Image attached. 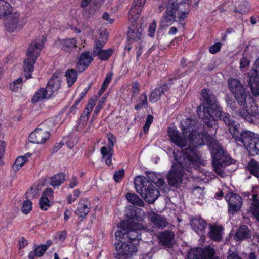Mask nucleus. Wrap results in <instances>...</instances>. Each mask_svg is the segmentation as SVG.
Masks as SVG:
<instances>
[{"instance_id":"nucleus-33","label":"nucleus","mask_w":259,"mask_h":259,"mask_svg":"<svg viewBox=\"0 0 259 259\" xmlns=\"http://www.w3.org/2000/svg\"><path fill=\"white\" fill-rule=\"evenodd\" d=\"M51 96V94L48 92L46 88L45 89L42 88L35 93L32 99V102L36 103L44 99L50 98Z\"/></svg>"},{"instance_id":"nucleus-49","label":"nucleus","mask_w":259,"mask_h":259,"mask_svg":"<svg viewBox=\"0 0 259 259\" xmlns=\"http://www.w3.org/2000/svg\"><path fill=\"white\" fill-rule=\"evenodd\" d=\"M127 218L132 220H140L141 219V209H133L130 210L126 214Z\"/></svg>"},{"instance_id":"nucleus-42","label":"nucleus","mask_w":259,"mask_h":259,"mask_svg":"<svg viewBox=\"0 0 259 259\" xmlns=\"http://www.w3.org/2000/svg\"><path fill=\"white\" fill-rule=\"evenodd\" d=\"M68 86H71L77 80V74L74 69L68 70L65 73Z\"/></svg>"},{"instance_id":"nucleus-37","label":"nucleus","mask_w":259,"mask_h":259,"mask_svg":"<svg viewBox=\"0 0 259 259\" xmlns=\"http://www.w3.org/2000/svg\"><path fill=\"white\" fill-rule=\"evenodd\" d=\"M252 156L259 154V138H256L246 148Z\"/></svg>"},{"instance_id":"nucleus-15","label":"nucleus","mask_w":259,"mask_h":259,"mask_svg":"<svg viewBox=\"0 0 259 259\" xmlns=\"http://www.w3.org/2000/svg\"><path fill=\"white\" fill-rule=\"evenodd\" d=\"M43 43V41L38 42L34 40L27 49L26 55L27 58L32 59L33 63H35L36 59L39 56L44 47Z\"/></svg>"},{"instance_id":"nucleus-9","label":"nucleus","mask_w":259,"mask_h":259,"mask_svg":"<svg viewBox=\"0 0 259 259\" xmlns=\"http://www.w3.org/2000/svg\"><path fill=\"white\" fill-rule=\"evenodd\" d=\"M115 245L117 252L116 257L118 259H127L132 255L133 253L137 251V248L135 246L128 244L121 240L115 243Z\"/></svg>"},{"instance_id":"nucleus-64","label":"nucleus","mask_w":259,"mask_h":259,"mask_svg":"<svg viewBox=\"0 0 259 259\" xmlns=\"http://www.w3.org/2000/svg\"><path fill=\"white\" fill-rule=\"evenodd\" d=\"M156 24L155 21L152 23L150 24L148 27V34L149 36L153 37L156 30Z\"/></svg>"},{"instance_id":"nucleus-10","label":"nucleus","mask_w":259,"mask_h":259,"mask_svg":"<svg viewBox=\"0 0 259 259\" xmlns=\"http://www.w3.org/2000/svg\"><path fill=\"white\" fill-rule=\"evenodd\" d=\"M137 20L130 21L131 22L128 27L127 38L128 41L138 42L141 40L142 29L141 24L137 22Z\"/></svg>"},{"instance_id":"nucleus-30","label":"nucleus","mask_w":259,"mask_h":259,"mask_svg":"<svg viewBox=\"0 0 259 259\" xmlns=\"http://www.w3.org/2000/svg\"><path fill=\"white\" fill-rule=\"evenodd\" d=\"M90 204L89 202L83 200H81L78 204L75 213L79 215L80 218H84L90 211Z\"/></svg>"},{"instance_id":"nucleus-32","label":"nucleus","mask_w":259,"mask_h":259,"mask_svg":"<svg viewBox=\"0 0 259 259\" xmlns=\"http://www.w3.org/2000/svg\"><path fill=\"white\" fill-rule=\"evenodd\" d=\"M126 238H128L132 244H136L142 239V234L140 233V229H131L126 232Z\"/></svg>"},{"instance_id":"nucleus-46","label":"nucleus","mask_w":259,"mask_h":259,"mask_svg":"<svg viewBox=\"0 0 259 259\" xmlns=\"http://www.w3.org/2000/svg\"><path fill=\"white\" fill-rule=\"evenodd\" d=\"M222 119L224 122V123L228 127H229V130L230 128L236 126V125H234V121L233 120V118L230 116L228 113L224 112L222 116Z\"/></svg>"},{"instance_id":"nucleus-6","label":"nucleus","mask_w":259,"mask_h":259,"mask_svg":"<svg viewBox=\"0 0 259 259\" xmlns=\"http://www.w3.org/2000/svg\"><path fill=\"white\" fill-rule=\"evenodd\" d=\"M229 88L233 94L238 104L245 107L246 104L247 93L244 87L236 79L230 78L228 80Z\"/></svg>"},{"instance_id":"nucleus-61","label":"nucleus","mask_w":259,"mask_h":259,"mask_svg":"<svg viewBox=\"0 0 259 259\" xmlns=\"http://www.w3.org/2000/svg\"><path fill=\"white\" fill-rule=\"evenodd\" d=\"M105 42L101 40H97L96 42L93 54H95L97 51H100L102 50V48L104 47Z\"/></svg>"},{"instance_id":"nucleus-28","label":"nucleus","mask_w":259,"mask_h":259,"mask_svg":"<svg viewBox=\"0 0 259 259\" xmlns=\"http://www.w3.org/2000/svg\"><path fill=\"white\" fill-rule=\"evenodd\" d=\"M209 236L213 240L219 241L222 239L223 228L221 226L209 225Z\"/></svg>"},{"instance_id":"nucleus-27","label":"nucleus","mask_w":259,"mask_h":259,"mask_svg":"<svg viewBox=\"0 0 259 259\" xmlns=\"http://www.w3.org/2000/svg\"><path fill=\"white\" fill-rule=\"evenodd\" d=\"M201 95L203 97V100L207 105L206 107L210 106L214 107V105L217 104L215 96L210 89H203L201 91Z\"/></svg>"},{"instance_id":"nucleus-51","label":"nucleus","mask_w":259,"mask_h":259,"mask_svg":"<svg viewBox=\"0 0 259 259\" xmlns=\"http://www.w3.org/2000/svg\"><path fill=\"white\" fill-rule=\"evenodd\" d=\"M249 10L248 3L247 2L243 1L240 3L238 8L235 9V12L243 14L247 12Z\"/></svg>"},{"instance_id":"nucleus-17","label":"nucleus","mask_w":259,"mask_h":259,"mask_svg":"<svg viewBox=\"0 0 259 259\" xmlns=\"http://www.w3.org/2000/svg\"><path fill=\"white\" fill-rule=\"evenodd\" d=\"M19 13L16 11L5 18L6 20L5 21L4 25L6 29L8 31L13 32L17 28L19 22Z\"/></svg>"},{"instance_id":"nucleus-53","label":"nucleus","mask_w":259,"mask_h":259,"mask_svg":"<svg viewBox=\"0 0 259 259\" xmlns=\"http://www.w3.org/2000/svg\"><path fill=\"white\" fill-rule=\"evenodd\" d=\"M252 198L253 202L250 209L251 213H253L255 211L259 210V200L257 198V195L255 194H253Z\"/></svg>"},{"instance_id":"nucleus-16","label":"nucleus","mask_w":259,"mask_h":259,"mask_svg":"<svg viewBox=\"0 0 259 259\" xmlns=\"http://www.w3.org/2000/svg\"><path fill=\"white\" fill-rule=\"evenodd\" d=\"M134 185L137 192L141 195H143V193L153 184L145 177L138 176L134 179Z\"/></svg>"},{"instance_id":"nucleus-20","label":"nucleus","mask_w":259,"mask_h":259,"mask_svg":"<svg viewBox=\"0 0 259 259\" xmlns=\"http://www.w3.org/2000/svg\"><path fill=\"white\" fill-rule=\"evenodd\" d=\"M160 244L167 248H171L174 244L175 234L169 231L165 230L162 232L159 237Z\"/></svg>"},{"instance_id":"nucleus-22","label":"nucleus","mask_w":259,"mask_h":259,"mask_svg":"<svg viewBox=\"0 0 259 259\" xmlns=\"http://www.w3.org/2000/svg\"><path fill=\"white\" fill-rule=\"evenodd\" d=\"M144 199L149 203H153L159 196V191L152 185L141 195Z\"/></svg>"},{"instance_id":"nucleus-58","label":"nucleus","mask_w":259,"mask_h":259,"mask_svg":"<svg viewBox=\"0 0 259 259\" xmlns=\"http://www.w3.org/2000/svg\"><path fill=\"white\" fill-rule=\"evenodd\" d=\"M41 197L52 200L53 197V190L50 188H46L42 192Z\"/></svg>"},{"instance_id":"nucleus-52","label":"nucleus","mask_w":259,"mask_h":259,"mask_svg":"<svg viewBox=\"0 0 259 259\" xmlns=\"http://www.w3.org/2000/svg\"><path fill=\"white\" fill-rule=\"evenodd\" d=\"M32 203L29 200L24 201L21 207L22 212L25 214H28L32 210Z\"/></svg>"},{"instance_id":"nucleus-59","label":"nucleus","mask_w":259,"mask_h":259,"mask_svg":"<svg viewBox=\"0 0 259 259\" xmlns=\"http://www.w3.org/2000/svg\"><path fill=\"white\" fill-rule=\"evenodd\" d=\"M222 44L220 42L215 43L209 48V52L211 54H215L218 52L221 48Z\"/></svg>"},{"instance_id":"nucleus-48","label":"nucleus","mask_w":259,"mask_h":259,"mask_svg":"<svg viewBox=\"0 0 259 259\" xmlns=\"http://www.w3.org/2000/svg\"><path fill=\"white\" fill-rule=\"evenodd\" d=\"M27 162V160H24L23 159L22 156L18 157L12 166L13 170L16 172L19 170L24 164Z\"/></svg>"},{"instance_id":"nucleus-45","label":"nucleus","mask_w":259,"mask_h":259,"mask_svg":"<svg viewBox=\"0 0 259 259\" xmlns=\"http://www.w3.org/2000/svg\"><path fill=\"white\" fill-rule=\"evenodd\" d=\"M112 50L109 49L107 50H102L100 51H97L94 54L95 56H98L101 60H106L112 55Z\"/></svg>"},{"instance_id":"nucleus-1","label":"nucleus","mask_w":259,"mask_h":259,"mask_svg":"<svg viewBox=\"0 0 259 259\" xmlns=\"http://www.w3.org/2000/svg\"><path fill=\"white\" fill-rule=\"evenodd\" d=\"M184 122L185 123V125L183 124V121L181 122L182 130L184 135H187L188 133H189L188 135L189 145L188 147L183 149L178 155L182 156L185 151L187 150L191 151L194 154V155H192L189 159H195L196 157L197 159H196L195 161H192V163L197 166L199 164L201 163L202 159L201 156L199 153H197L194 149L200 146L204 145L205 144L204 140L209 146V143L211 141L210 139L212 141L215 140L212 137V135H215V134L211 129H209L207 131H204L201 133L197 132L195 130V127L193 126L194 121L190 118L186 119ZM167 132L170 139L176 145L181 148L187 146L188 142L185 135H184L183 137H182L179 132L174 128H168Z\"/></svg>"},{"instance_id":"nucleus-47","label":"nucleus","mask_w":259,"mask_h":259,"mask_svg":"<svg viewBox=\"0 0 259 259\" xmlns=\"http://www.w3.org/2000/svg\"><path fill=\"white\" fill-rule=\"evenodd\" d=\"M112 78V74L108 73L107 74L106 77L101 86L100 90L98 91V96L100 97L103 94V93L107 89V87L109 84L111 82Z\"/></svg>"},{"instance_id":"nucleus-39","label":"nucleus","mask_w":259,"mask_h":259,"mask_svg":"<svg viewBox=\"0 0 259 259\" xmlns=\"http://www.w3.org/2000/svg\"><path fill=\"white\" fill-rule=\"evenodd\" d=\"M147 106V96L145 93H143L140 95L139 100H137V103L135 104L134 108L135 110H138Z\"/></svg>"},{"instance_id":"nucleus-4","label":"nucleus","mask_w":259,"mask_h":259,"mask_svg":"<svg viewBox=\"0 0 259 259\" xmlns=\"http://www.w3.org/2000/svg\"><path fill=\"white\" fill-rule=\"evenodd\" d=\"M209 147L211 149L213 169L216 173L222 175L223 174V168L232 164L233 159L224 151L216 140L209 142Z\"/></svg>"},{"instance_id":"nucleus-5","label":"nucleus","mask_w":259,"mask_h":259,"mask_svg":"<svg viewBox=\"0 0 259 259\" xmlns=\"http://www.w3.org/2000/svg\"><path fill=\"white\" fill-rule=\"evenodd\" d=\"M214 105V107L212 106L208 107H205L204 105L200 106L198 108L197 113L208 128L212 130L214 134H216L217 128L213 125L215 120L222 119V116L224 112L221 111L218 103Z\"/></svg>"},{"instance_id":"nucleus-36","label":"nucleus","mask_w":259,"mask_h":259,"mask_svg":"<svg viewBox=\"0 0 259 259\" xmlns=\"http://www.w3.org/2000/svg\"><path fill=\"white\" fill-rule=\"evenodd\" d=\"M126 198L127 201L131 204L139 206H144V201L136 194L127 193L126 194Z\"/></svg>"},{"instance_id":"nucleus-50","label":"nucleus","mask_w":259,"mask_h":259,"mask_svg":"<svg viewBox=\"0 0 259 259\" xmlns=\"http://www.w3.org/2000/svg\"><path fill=\"white\" fill-rule=\"evenodd\" d=\"M54 126V123L51 120H46L39 124L38 128L40 130H42L46 132L47 133H49L50 131L52 128H53Z\"/></svg>"},{"instance_id":"nucleus-21","label":"nucleus","mask_w":259,"mask_h":259,"mask_svg":"<svg viewBox=\"0 0 259 259\" xmlns=\"http://www.w3.org/2000/svg\"><path fill=\"white\" fill-rule=\"evenodd\" d=\"M93 60L92 54L90 52H85L82 53L78 61V70L79 71L82 72L89 66L90 64Z\"/></svg>"},{"instance_id":"nucleus-18","label":"nucleus","mask_w":259,"mask_h":259,"mask_svg":"<svg viewBox=\"0 0 259 259\" xmlns=\"http://www.w3.org/2000/svg\"><path fill=\"white\" fill-rule=\"evenodd\" d=\"M50 133L39 130L38 127L33 131L29 136L30 142L36 144H42L49 138Z\"/></svg>"},{"instance_id":"nucleus-3","label":"nucleus","mask_w":259,"mask_h":259,"mask_svg":"<svg viewBox=\"0 0 259 259\" xmlns=\"http://www.w3.org/2000/svg\"><path fill=\"white\" fill-rule=\"evenodd\" d=\"M190 11L189 5L178 0H167L166 11L163 13L161 22L163 26H168L174 22H181L187 17Z\"/></svg>"},{"instance_id":"nucleus-35","label":"nucleus","mask_w":259,"mask_h":259,"mask_svg":"<svg viewBox=\"0 0 259 259\" xmlns=\"http://www.w3.org/2000/svg\"><path fill=\"white\" fill-rule=\"evenodd\" d=\"M35 63L32 62V59L27 58L24 61V70L26 79L31 78L30 73L33 71V65Z\"/></svg>"},{"instance_id":"nucleus-55","label":"nucleus","mask_w":259,"mask_h":259,"mask_svg":"<svg viewBox=\"0 0 259 259\" xmlns=\"http://www.w3.org/2000/svg\"><path fill=\"white\" fill-rule=\"evenodd\" d=\"M130 89L132 92V98L136 97L139 93V84L134 82L130 85Z\"/></svg>"},{"instance_id":"nucleus-43","label":"nucleus","mask_w":259,"mask_h":259,"mask_svg":"<svg viewBox=\"0 0 259 259\" xmlns=\"http://www.w3.org/2000/svg\"><path fill=\"white\" fill-rule=\"evenodd\" d=\"M91 1V0H82L81 3V7L83 9L82 10V15L86 18H89L93 15L92 10H89L87 8Z\"/></svg>"},{"instance_id":"nucleus-26","label":"nucleus","mask_w":259,"mask_h":259,"mask_svg":"<svg viewBox=\"0 0 259 259\" xmlns=\"http://www.w3.org/2000/svg\"><path fill=\"white\" fill-rule=\"evenodd\" d=\"M249 77L248 84L252 94L254 96H259V77L255 72L254 75L248 73Z\"/></svg>"},{"instance_id":"nucleus-2","label":"nucleus","mask_w":259,"mask_h":259,"mask_svg":"<svg viewBox=\"0 0 259 259\" xmlns=\"http://www.w3.org/2000/svg\"><path fill=\"white\" fill-rule=\"evenodd\" d=\"M194 155V154L190 150H187L182 156L175 155L176 163L173 166L167 175V179L168 184L172 187H178L182 183V177L186 171L190 172L192 167L196 166L192 163L195 161V159H189Z\"/></svg>"},{"instance_id":"nucleus-62","label":"nucleus","mask_w":259,"mask_h":259,"mask_svg":"<svg viewBox=\"0 0 259 259\" xmlns=\"http://www.w3.org/2000/svg\"><path fill=\"white\" fill-rule=\"evenodd\" d=\"M147 180H149L150 182H151V184L155 183V182L156 181V179L158 178L157 175L152 172H147Z\"/></svg>"},{"instance_id":"nucleus-23","label":"nucleus","mask_w":259,"mask_h":259,"mask_svg":"<svg viewBox=\"0 0 259 259\" xmlns=\"http://www.w3.org/2000/svg\"><path fill=\"white\" fill-rule=\"evenodd\" d=\"M55 45L57 47L61 48L66 52H70L73 48L76 47V41L74 38H70L65 40H58L55 41Z\"/></svg>"},{"instance_id":"nucleus-14","label":"nucleus","mask_w":259,"mask_h":259,"mask_svg":"<svg viewBox=\"0 0 259 259\" xmlns=\"http://www.w3.org/2000/svg\"><path fill=\"white\" fill-rule=\"evenodd\" d=\"M148 219L158 229H162L166 227L168 223L166 219L153 211L147 212Z\"/></svg>"},{"instance_id":"nucleus-29","label":"nucleus","mask_w":259,"mask_h":259,"mask_svg":"<svg viewBox=\"0 0 259 259\" xmlns=\"http://www.w3.org/2000/svg\"><path fill=\"white\" fill-rule=\"evenodd\" d=\"M60 85V78L57 76H53L48 82L46 88L52 95L59 89Z\"/></svg>"},{"instance_id":"nucleus-34","label":"nucleus","mask_w":259,"mask_h":259,"mask_svg":"<svg viewBox=\"0 0 259 259\" xmlns=\"http://www.w3.org/2000/svg\"><path fill=\"white\" fill-rule=\"evenodd\" d=\"M95 103L93 101H90L87 105L85 109H84L82 114L81 115L79 122L80 123H82L84 124L85 122H87L89 117L92 112L93 107L95 106Z\"/></svg>"},{"instance_id":"nucleus-11","label":"nucleus","mask_w":259,"mask_h":259,"mask_svg":"<svg viewBox=\"0 0 259 259\" xmlns=\"http://www.w3.org/2000/svg\"><path fill=\"white\" fill-rule=\"evenodd\" d=\"M225 199L228 202L229 213L233 214L240 210L242 205V198L239 195L233 193H229L225 196Z\"/></svg>"},{"instance_id":"nucleus-19","label":"nucleus","mask_w":259,"mask_h":259,"mask_svg":"<svg viewBox=\"0 0 259 259\" xmlns=\"http://www.w3.org/2000/svg\"><path fill=\"white\" fill-rule=\"evenodd\" d=\"M190 224L193 229L198 234L203 235L207 226L206 222L200 217H192Z\"/></svg>"},{"instance_id":"nucleus-63","label":"nucleus","mask_w":259,"mask_h":259,"mask_svg":"<svg viewBox=\"0 0 259 259\" xmlns=\"http://www.w3.org/2000/svg\"><path fill=\"white\" fill-rule=\"evenodd\" d=\"M38 190L35 188L33 189L32 187H31L26 192V194L27 195L28 197H33L34 198L38 194Z\"/></svg>"},{"instance_id":"nucleus-8","label":"nucleus","mask_w":259,"mask_h":259,"mask_svg":"<svg viewBox=\"0 0 259 259\" xmlns=\"http://www.w3.org/2000/svg\"><path fill=\"white\" fill-rule=\"evenodd\" d=\"M230 133L233 138L237 141L242 143L245 148L249 146L252 140L256 138L253 132L248 130L239 131L236 126L230 128Z\"/></svg>"},{"instance_id":"nucleus-60","label":"nucleus","mask_w":259,"mask_h":259,"mask_svg":"<svg viewBox=\"0 0 259 259\" xmlns=\"http://www.w3.org/2000/svg\"><path fill=\"white\" fill-rule=\"evenodd\" d=\"M154 184L157 186L160 189H163L164 188V187L166 185L165 182L163 179L161 177H158L157 179H156V182Z\"/></svg>"},{"instance_id":"nucleus-31","label":"nucleus","mask_w":259,"mask_h":259,"mask_svg":"<svg viewBox=\"0 0 259 259\" xmlns=\"http://www.w3.org/2000/svg\"><path fill=\"white\" fill-rule=\"evenodd\" d=\"M16 11L8 2L0 0V17L6 18Z\"/></svg>"},{"instance_id":"nucleus-25","label":"nucleus","mask_w":259,"mask_h":259,"mask_svg":"<svg viewBox=\"0 0 259 259\" xmlns=\"http://www.w3.org/2000/svg\"><path fill=\"white\" fill-rule=\"evenodd\" d=\"M169 87L166 84L155 88L149 96V101L151 102H156L160 98L161 96L165 92L167 91Z\"/></svg>"},{"instance_id":"nucleus-57","label":"nucleus","mask_w":259,"mask_h":259,"mask_svg":"<svg viewBox=\"0 0 259 259\" xmlns=\"http://www.w3.org/2000/svg\"><path fill=\"white\" fill-rule=\"evenodd\" d=\"M153 116L151 115H148L146 118V123L143 127V131L145 133L148 131L150 126L153 122Z\"/></svg>"},{"instance_id":"nucleus-41","label":"nucleus","mask_w":259,"mask_h":259,"mask_svg":"<svg viewBox=\"0 0 259 259\" xmlns=\"http://www.w3.org/2000/svg\"><path fill=\"white\" fill-rule=\"evenodd\" d=\"M65 180L63 174H58L50 178L49 184L53 187L61 185Z\"/></svg>"},{"instance_id":"nucleus-12","label":"nucleus","mask_w":259,"mask_h":259,"mask_svg":"<svg viewBox=\"0 0 259 259\" xmlns=\"http://www.w3.org/2000/svg\"><path fill=\"white\" fill-rule=\"evenodd\" d=\"M107 138L109 145L103 146L101 148V153L102 155V159L105 161L106 164L108 166L112 164V147L113 146V136L109 133L107 134Z\"/></svg>"},{"instance_id":"nucleus-40","label":"nucleus","mask_w":259,"mask_h":259,"mask_svg":"<svg viewBox=\"0 0 259 259\" xmlns=\"http://www.w3.org/2000/svg\"><path fill=\"white\" fill-rule=\"evenodd\" d=\"M47 250L46 247L42 245L37 246L35 248L34 251H30L28 255L29 259H34V257H41Z\"/></svg>"},{"instance_id":"nucleus-56","label":"nucleus","mask_w":259,"mask_h":259,"mask_svg":"<svg viewBox=\"0 0 259 259\" xmlns=\"http://www.w3.org/2000/svg\"><path fill=\"white\" fill-rule=\"evenodd\" d=\"M125 175V171L123 169H121L118 171L114 172V181L116 182H120Z\"/></svg>"},{"instance_id":"nucleus-38","label":"nucleus","mask_w":259,"mask_h":259,"mask_svg":"<svg viewBox=\"0 0 259 259\" xmlns=\"http://www.w3.org/2000/svg\"><path fill=\"white\" fill-rule=\"evenodd\" d=\"M248 169L251 174L259 178V162L251 159L247 165Z\"/></svg>"},{"instance_id":"nucleus-7","label":"nucleus","mask_w":259,"mask_h":259,"mask_svg":"<svg viewBox=\"0 0 259 259\" xmlns=\"http://www.w3.org/2000/svg\"><path fill=\"white\" fill-rule=\"evenodd\" d=\"M214 249L210 246L192 249L188 253L186 259H219L215 256Z\"/></svg>"},{"instance_id":"nucleus-44","label":"nucleus","mask_w":259,"mask_h":259,"mask_svg":"<svg viewBox=\"0 0 259 259\" xmlns=\"http://www.w3.org/2000/svg\"><path fill=\"white\" fill-rule=\"evenodd\" d=\"M239 113L241 116H242L245 120L249 123H252L254 122L253 117L256 115L257 112L256 111V110H254V112H251V114L248 111L244 110V109L242 108V110H240Z\"/></svg>"},{"instance_id":"nucleus-13","label":"nucleus","mask_w":259,"mask_h":259,"mask_svg":"<svg viewBox=\"0 0 259 259\" xmlns=\"http://www.w3.org/2000/svg\"><path fill=\"white\" fill-rule=\"evenodd\" d=\"M146 0H134L128 12L129 21L137 20Z\"/></svg>"},{"instance_id":"nucleus-24","label":"nucleus","mask_w":259,"mask_h":259,"mask_svg":"<svg viewBox=\"0 0 259 259\" xmlns=\"http://www.w3.org/2000/svg\"><path fill=\"white\" fill-rule=\"evenodd\" d=\"M251 237V231L248 227L246 225H242L238 229L234 236V239L237 241H240L250 238Z\"/></svg>"},{"instance_id":"nucleus-54","label":"nucleus","mask_w":259,"mask_h":259,"mask_svg":"<svg viewBox=\"0 0 259 259\" xmlns=\"http://www.w3.org/2000/svg\"><path fill=\"white\" fill-rule=\"evenodd\" d=\"M50 199L41 197L39 200L40 208L43 210H47L50 206Z\"/></svg>"}]
</instances>
